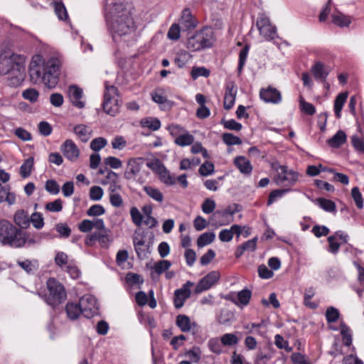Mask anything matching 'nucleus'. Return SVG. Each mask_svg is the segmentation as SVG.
<instances>
[{
  "label": "nucleus",
  "instance_id": "52",
  "mask_svg": "<svg viewBox=\"0 0 364 364\" xmlns=\"http://www.w3.org/2000/svg\"><path fill=\"white\" fill-rule=\"evenodd\" d=\"M107 141L103 137H97L94 139L90 143V149L95 151H99L106 146Z\"/></svg>",
  "mask_w": 364,
  "mask_h": 364
},
{
  "label": "nucleus",
  "instance_id": "44",
  "mask_svg": "<svg viewBox=\"0 0 364 364\" xmlns=\"http://www.w3.org/2000/svg\"><path fill=\"white\" fill-rule=\"evenodd\" d=\"M240 339L235 333H225L220 338V342L225 346H232L238 343Z\"/></svg>",
  "mask_w": 364,
  "mask_h": 364
},
{
  "label": "nucleus",
  "instance_id": "35",
  "mask_svg": "<svg viewBox=\"0 0 364 364\" xmlns=\"http://www.w3.org/2000/svg\"><path fill=\"white\" fill-rule=\"evenodd\" d=\"M348 97L347 92H341L336 97L334 101V112L337 118L341 117V110Z\"/></svg>",
  "mask_w": 364,
  "mask_h": 364
},
{
  "label": "nucleus",
  "instance_id": "34",
  "mask_svg": "<svg viewBox=\"0 0 364 364\" xmlns=\"http://www.w3.org/2000/svg\"><path fill=\"white\" fill-rule=\"evenodd\" d=\"M346 141V134L342 131H338L331 139L328 140V144L333 148H338Z\"/></svg>",
  "mask_w": 364,
  "mask_h": 364
},
{
  "label": "nucleus",
  "instance_id": "59",
  "mask_svg": "<svg viewBox=\"0 0 364 364\" xmlns=\"http://www.w3.org/2000/svg\"><path fill=\"white\" fill-rule=\"evenodd\" d=\"M315 291L312 287H310L306 289L304 293V304L306 306L310 307L311 309H316L317 307V304L314 302H311L310 300L314 296Z\"/></svg>",
  "mask_w": 364,
  "mask_h": 364
},
{
  "label": "nucleus",
  "instance_id": "11",
  "mask_svg": "<svg viewBox=\"0 0 364 364\" xmlns=\"http://www.w3.org/2000/svg\"><path fill=\"white\" fill-rule=\"evenodd\" d=\"M193 285V282L188 281L180 289L175 290L173 302L176 309H181L184 305L186 300L191 296V289Z\"/></svg>",
  "mask_w": 364,
  "mask_h": 364
},
{
  "label": "nucleus",
  "instance_id": "9",
  "mask_svg": "<svg viewBox=\"0 0 364 364\" xmlns=\"http://www.w3.org/2000/svg\"><path fill=\"white\" fill-rule=\"evenodd\" d=\"M280 172L275 177V182L278 186H291L299 180V173L289 169L286 166H279Z\"/></svg>",
  "mask_w": 364,
  "mask_h": 364
},
{
  "label": "nucleus",
  "instance_id": "46",
  "mask_svg": "<svg viewBox=\"0 0 364 364\" xmlns=\"http://www.w3.org/2000/svg\"><path fill=\"white\" fill-rule=\"evenodd\" d=\"M191 59V55L187 52L183 51L179 53L175 58V63L180 68H183Z\"/></svg>",
  "mask_w": 364,
  "mask_h": 364
},
{
  "label": "nucleus",
  "instance_id": "45",
  "mask_svg": "<svg viewBox=\"0 0 364 364\" xmlns=\"http://www.w3.org/2000/svg\"><path fill=\"white\" fill-rule=\"evenodd\" d=\"M222 345L223 344L220 342V340H219V338H210L208 342V346L209 350L217 355H220L222 353Z\"/></svg>",
  "mask_w": 364,
  "mask_h": 364
},
{
  "label": "nucleus",
  "instance_id": "6",
  "mask_svg": "<svg viewBox=\"0 0 364 364\" xmlns=\"http://www.w3.org/2000/svg\"><path fill=\"white\" fill-rule=\"evenodd\" d=\"M46 287L48 294L46 295L45 301L48 305L54 308L65 301L67 294L65 287L56 279L49 278L46 282Z\"/></svg>",
  "mask_w": 364,
  "mask_h": 364
},
{
  "label": "nucleus",
  "instance_id": "7",
  "mask_svg": "<svg viewBox=\"0 0 364 364\" xmlns=\"http://www.w3.org/2000/svg\"><path fill=\"white\" fill-rule=\"evenodd\" d=\"M119 107L117 88L113 85L109 86L106 82L104 102L102 103L103 110L107 114L115 116L119 112Z\"/></svg>",
  "mask_w": 364,
  "mask_h": 364
},
{
  "label": "nucleus",
  "instance_id": "40",
  "mask_svg": "<svg viewBox=\"0 0 364 364\" xmlns=\"http://www.w3.org/2000/svg\"><path fill=\"white\" fill-rule=\"evenodd\" d=\"M215 238V235L213 232H204L199 236L197 240V245L199 247H205L212 243Z\"/></svg>",
  "mask_w": 364,
  "mask_h": 364
},
{
  "label": "nucleus",
  "instance_id": "41",
  "mask_svg": "<svg viewBox=\"0 0 364 364\" xmlns=\"http://www.w3.org/2000/svg\"><path fill=\"white\" fill-rule=\"evenodd\" d=\"M141 125L153 131H156L161 127V122L157 118L147 117L141 119Z\"/></svg>",
  "mask_w": 364,
  "mask_h": 364
},
{
  "label": "nucleus",
  "instance_id": "19",
  "mask_svg": "<svg viewBox=\"0 0 364 364\" xmlns=\"http://www.w3.org/2000/svg\"><path fill=\"white\" fill-rule=\"evenodd\" d=\"M237 92V87L233 82L230 81L225 84L223 103V106L225 109L229 110L233 107L235 102Z\"/></svg>",
  "mask_w": 364,
  "mask_h": 364
},
{
  "label": "nucleus",
  "instance_id": "24",
  "mask_svg": "<svg viewBox=\"0 0 364 364\" xmlns=\"http://www.w3.org/2000/svg\"><path fill=\"white\" fill-rule=\"evenodd\" d=\"M179 23L183 30L193 29L196 26V21L189 9H184L182 11Z\"/></svg>",
  "mask_w": 364,
  "mask_h": 364
},
{
  "label": "nucleus",
  "instance_id": "60",
  "mask_svg": "<svg viewBox=\"0 0 364 364\" xmlns=\"http://www.w3.org/2000/svg\"><path fill=\"white\" fill-rule=\"evenodd\" d=\"M248 52H249V46H245L240 51V53H239V63H238V66H237L238 73H241L242 69H243V67H244V65H245V64L246 63V60H247V58Z\"/></svg>",
  "mask_w": 364,
  "mask_h": 364
},
{
  "label": "nucleus",
  "instance_id": "32",
  "mask_svg": "<svg viewBox=\"0 0 364 364\" xmlns=\"http://www.w3.org/2000/svg\"><path fill=\"white\" fill-rule=\"evenodd\" d=\"M17 264L29 274H34L38 270L39 264L37 259L18 260Z\"/></svg>",
  "mask_w": 364,
  "mask_h": 364
},
{
  "label": "nucleus",
  "instance_id": "13",
  "mask_svg": "<svg viewBox=\"0 0 364 364\" xmlns=\"http://www.w3.org/2000/svg\"><path fill=\"white\" fill-rule=\"evenodd\" d=\"M220 274L218 271H212L203 277L198 282L196 289V294H200L203 291L210 289L220 279Z\"/></svg>",
  "mask_w": 364,
  "mask_h": 364
},
{
  "label": "nucleus",
  "instance_id": "22",
  "mask_svg": "<svg viewBox=\"0 0 364 364\" xmlns=\"http://www.w3.org/2000/svg\"><path fill=\"white\" fill-rule=\"evenodd\" d=\"M133 244L139 259H144L148 257V255L150 253L149 247L147 244H146L144 238L134 237Z\"/></svg>",
  "mask_w": 364,
  "mask_h": 364
},
{
  "label": "nucleus",
  "instance_id": "62",
  "mask_svg": "<svg viewBox=\"0 0 364 364\" xmlns=\"http://www.w3.org/2000/svg\"><path fill=\"white\" fill-rule=\"evenodd\" d=\"M68 255L63 252H57L55 257V262L56 265L60 267L62 269L68 265Z\"/></svg>",
  "mask_w": 364,
  "mask_h": 364
},
{
  "label": "nucleus",
  "instance_id": "16",
  "mask_svg": "<svg viewBox=\"0 0 364 364\" xmlns=\"http://www.w3.org/2000/svg\"><path fill=\"white\" fill-rule=\"evenodd\" d=\"M146 165L150 168H154V166H156V171L159 175L160 180L166 185L171 186L176 183V178L172 176L168 169L159 161H156L155 164L148 163Z\"/></svg>",
  "mask_w": 364,
  "mask_h": 364
},
{
  "label": "nucleus",
  "instance_id": "25",
  "mask_svg": "<svg viewBox=\"0 0 364 364\" xmlns=\"http://www.w3.org/2000/svg\"><path fill=\"white\" fill-rule=\"evenodd\" d=\"M73 132L77 137L82 142H87L92 136V129L84 124H77L73 128Z\"/></svg>",
  "mask_w": 364,
  "mask_h": 364
},
{
  "label": "nucleus",
  "instance_id": "42",
  "mask_svg": "<svg viewBox=\"0 0 364 364\" xmlns=\"http://www.w3.org/2000/svg\"><path fill=\"white\" fill-rule=\"evenodd\" d=\"M316 203L321 208L326 212L332 213L336 211V204L331 200L319 198L316 199Z\"/></svg>",
  "mask_w": 364,
  "mask_h": 364
},
{
  "label": "nucleus",
  "instance_id": "23",
  "mask_svg": "<svg viewBox=\"0 0 364 364\" xmlns=\"http://www.w3.org/2000/svg\"><path fill=\"white\" fill-rule=\"evenodd\" d=\"M18 66H20V70L9 73L8 77V85L11 87H18L23 82L26 77V68H22V65L18 63Z\"/></svg>",
  "mask_w": 364,
  "mask_h": 364
},
{
  "label": "nucleus",
  "instance_id": "51",
  "mask_svg": "<svg viewBox=\"0 0 364 364\" xmlns=\"http://www.w3.org/2000/svg\"><path fill=\"white\" fill-rule=\"evenodd\" d=\"M352 198L358 209L363 208V198L358 187H354L351 190Z\"/></svg>",
  "mask_w": 364,
  "mask_h": 364
},
{
  "label": "nucleus",
  "instance_id": "31",
  "mask_svg": "<svg viewBox=\"0 0 364 364\" xmlns=\"http://www.w3.org/2000/svg\"><path fill=\"white\" fill-rule=\"evenodd\" d=\"M15 223L21 228H27L30 225L29 216L23 210H18L14 214Z\"/></svg>",
  "mask_w": 364,
  "mask_h": 364
},
{
  "label": "nucleus",
  "instance_id": "47",
  "mask_svg": "<svg viewBox=\"0 0 364 364\" xmlns=\"http://www.w3.org/2000/svg\"><path fill=\"white\" fill-rule=\"evenodd\" d=\"M223 142L228 145H240L242 144V140L231 133H224L222 136Z\"/></svg>",
  "mask_w": 364,
  "mask_h": 364
},
{
  "label": "nucleus",
  "instance_id": "18",
  "mask_svg": "<svg viewBox=\"0 0 364 364\" xmlns=\"http://www.w3.org/2000/svg\"><path fill=\"white\" fill-rule=\"evenodd\" d=\"M68 95L70 102L77 108L82 109L85 102L82 100L83 91L76 85H70L68 90Z\"/></svg>",
  "mask_w": 364,
  "mask_h": 364
},
{
  "label": "nucleus",
  "instance_id": "56",
  "mask_svg": "<svg viewBox=\"0 0 364 364\" xmlns=\"http://www.w3.org/2000/svg\"><path fill=\"white\" fill-rule=\"evenodd\" d=\"M289 189H277L272 191L269 195L267 201V205H271L277 198H282L284 193H287Z\"/></svg>",
  "mask_w": 364,
  "mask_h": 364
},
{
  "label": "nucleus",
  "instance_id": "26",
  "mask_svg": "<svg viewBox=\"0 0 364 364\" xmlns=\"http://www.w3.org/2000/svg\"><path fill=\"white\" fill-rule=\"evenodd\" d=\"M16 201V194L11 192L10 186H3L0 183V203L6 202L9 205H13Z\"/></svg>",
  "mask_w": 364,
  "mask_h": 364
},
{
  "label": "nucleus",
  "instance_id": "36",
  "mask_svg": "<svg viewBox=\"0 0 364 364\" xmlns=\"http://www.w3.org/2000/svg\"><path fill=\"white\" fill-rule=\"evenodd\" d=\"M33 164L34 161L32 157H29L23 161L20 167L19 171V173L22 178H26L31 176L33 167Z\"/></svg>",
  "mask_w": 364,
  "mask_h": 364
},
{
  "label": "nucleus",
  "instance_id": "17",
  "mask_svg": "<svg viewBox=\"0 0 364 364\" xmlns=\"http://www.w3.org/2000/svg\"><path fill=\"white\" fill-rule=\"evenodd\" d=\"M60 150L64 156L71 161H75L80 155V150L72 139L65 140L61 145Z\"/></svg>",
  "mask_w": 364,
  "mask_h": 364
},
{
  "label": "nucleus",
  "instance_id": "1",
  "mask_svg": "<svg viewBox=\"0 0 364 364\" xmlns=\"http://www.w3.org/2000/svg\"><path fill=\"white\" fill-rule=\"evenodd\" d=\"M107 21L114 38L130 36L135 32L136 25L129 4L121 0L107 6Z\"/></svg>",
  "mask_w": 364,
  "mask_h": 364
},
{
  "label": "nucleus",
  "instance_id": "48",
  "mask_svg": "<svg viewBox=\"0 0 364 364\" xmlns=\"http://www.w3.org/2000/svg\"><path fill=\"white\" fill-rule=\"evenodd\" d=\"M30 223L36 229H41L44 225V220L41 213L35 212L29 217Z\"/></svg>",
  "mask_w": 364,
  "mask_h": 364
},
{
  "label": "nucleus",
  "instance_id": "21",
  "mask_svg": "<svg viewBox=\"0 0 364 364\" xmlns=\"http://www.w3.org/2000/svg\"><path fill=\"white\" fill-rule=\"evenodd\" d=\"M234 165L240 171V172L244 176H250L253 166L251 164L250 160L243 156H236L233 160Z\"/></svg>",
  "mask_w": 364,
  "mask_h": 364
},
{
  "label": "nucleus",
  "instance_id": "3",
  "mask_svg": "<svg viewBox=\"0 0 364 364\" xmlns=\"http://www.w3.org/2000/svg\"><path fill=\"white\" fill-rule=\"evenodd\" d=\"M214 41L213 30L210 28L204 27L188 38L187 48L192 51H199L211 48Z\"/></svg>",
  "mask_w": 364,
  "mask_h": 364
},
{
  "label": "nucleus",
  "instance_id": "57",
  "mask_svg": "<svg viewBox=\"0 0 364 364\" xmlns=\"http://www.w3.org/2000/svg\"><path fill=\"white\" fill-rule=\"evenodd\" d=\"M340 314L337 309L331 306L326 311V318L328 323H334L339 318Z\"/></svg>",
  "mask_w": 364,
  "mask_h": 364
},
{
  "label": "nucleus",
  "instance_id": "37",
  "mask_svg": "<svg viewBox=\"0 0 364 364\" xmlns=\"http://www.w3.org/2000/svg\"><path fill=\"white\" fill-rule=\"evenodd\" d=\"M143 190L150 198L156 202L162 203L164 201V195L158 188L146 186L143 188Z\"/></svg>",
  "mask_w": 364,
  "mask_h": 364
},
{
  "label": "nucleus",
  "instance_id": "64",
  "mask_svg": "<svg viewBox=\"0 0 364 364\" xmlns=\"http://www.w3.org/2000/svg\"><path fill=\"white\" fill-rule=\"evenodd\" d=\"M291 360L294 364H311L306 356L300 353H293L291 355Z\"/></svg>",
  "mask_w": 364,
  "mask_h": 364
},
{
  "label": "nucleus",
  "instance_id": "28",
  "mask_svg": "<svg viewBox=\"0 0 364 364\" xmlns=\"http://www.w3.org/2000/svg\"><path fill=\"white\" fill-rule=\"evenodd\" d=\"M176 324L184 333L190 331L192 326H196L195 323L191 322V319L188 316L183 314L176 316Z\"/></svg>",
  "mask_w": 364,
  "mask_h": 364
},
{
  "label": "nucleus",
  "instance_id": "50",
  "mask_svg": "<svg viewBox=\"0 0 364 364\" xmlns=\"http://www.w3.org/2000/svg\"><path fill=\"white\" fill-rule=\"evenodd\" d=\"M22 96L24 99L30 101L31 103L37 102L39 96V92L34 88H28L25 90Z\"/></svg>",
  "mask_w": 364,
  "mask_h": 364
},
{
  "label": "nucleus",
  "instance_id": "39",
  "mask_svg": "<svg viewBox=\"0 0 364 364\" xmlns=\"http://www.w3.org/2000/svg\"><path fill=\"white\" fill-rule=\"evenodd\" d=\"M332 22L340 27H343L348 26L351 23V20L349 16L338 13L332 15Z\"/></svg>",
  "mask_w": 364,
  "mask_h": 364
},
{
  "label": "nucleus",
  "instance_id": "53",
  "mask_svg": "<svg viewBox=\"0 0 364 364\" xmlns=\"http://www.w3.org/2000/svg\"><path fill=\"white\" fill-rule=\"evenodd\" d=\"M181 36V27L179 24L173 23L171 26L168 33L167 37L170 40L177 41L180 38Z\"/></svg>",
  "mask_w": 364,
  "mask_h": 364
},
{
  "label": "nucleus",
  "instance_id": "15",
  "mask_svg": "<svg viewBox=\"0 0 364 364\" xmlns=\"http://www.w3.org/2000/svg\"><path fill=\"white\" fill-rule=\"evenodd\" d=\"M259 97L264 102L271 104H279L282 100L281 92L271 86L262 88L259 91Z\"/></svg>",
  "mask_w": 364,
  "mask_h": 364
},
{
  "label": "nucleus",
  "instance_id": "8",
  "mask_svg": "<svg viewBox=\"0 0 364 364\" xmlns=\"http://www.w3.org/2000/svg\"><path fill=\"white\" fill-rule=\"evenodd\" d=\"M256 26L259 30V34L268 41L274 39L277 37V28L272 25L268 17L264 15H260L257 21Z\"/></svg>",
  "mask_w": 364,
  "mask_h": 364
},
{
  "label": "nucleus",
  "instance_id": "33",
  "mask_svg": "<svg viewBox=\"0 0 364 364\" xmlns=\"http://www.w3.org/2000/svg\"><path fill=\"white\" fill-rule=\"evenodd\" d=\"M171 266V262L168 260H160L154 263L153 266L150 267V269L153 270L151 272V277H154V274L160 275L166 270H168Z\"/></svg>",
  "mask_w": 364,
  "mask_h": 364
},
{
  "label": "nucleus",
  "instance_id": "49",
  "mask_svg": "<svg viewBox=\"0 0 364 364\" xmlns=\"http://www.w3.org/2000/svg\"><path fill=\"white\" fill-rule=\"evenodd\" d=\"M18 237H21V244L17 247V248L22 247L26 245H33L36 243V240L31 237L28 232H23L22 230L20 231V233H18Z\"/></svg>",
  "mask_w": 364,
  "mask_h": 364
},
{
  "label": "nucleus",
  "instance_id": "30",
  "mask_svg": "<svg viewBox=\"0 0 364 364\" xmlns=\"http://www.w3.org/2000/svg\"><path fill=\"white\" fill-rule=\"evenodd\" d=\"M151 95L153 101L160 105L162 109L168 110L172 107L173 103L159 91L152 92Z\"/></svg>",
  "mask_w": 364,
  "mask_h": 364
},
{
  "label": "nucleus",
  "instance_id": "54",
  "mask_svg": "<svg viewBox=\"0 0 364 364\" xmlns=\"http://www.w3.org/2000/svg\"><path fill=\"white\" fill-rule=\"evenodd\" d=\"M45 208L53 213L60 212L63 209V201L61 199L58 198L53 202L46 203Z\"/></svg>",
  "mask_w": 364,
  "mask_h": 364
},
{
  "label": "nucleus",
  "instance_id": "2",
  "mask_svg": "<svg viewBox=\"0 0 364 364\" xmlns=\"http://www.w3.org/2000/svg\"><path fill=\"white\" fill-rule=\"evenodd\" d=\"M61 62L52 57L47 61L41 55L33 56L30 63L29 75L35 83L43 82L49 88L55 87L58 82Z\"/></svg>",
  "mask_w": 364,
  "mask_h": 364
},
{
  "label": "nucleus",
  "instance_id": "27",
  "mask_svg": "<svg viewBox=\"0 0 364 364\" xmlns=\"http://www.w3.org/2000/svg\"><path fill=\"white\" fill-rule=\"evenodd\" d=\"M65 311L70 320H76L82 315V309L80 302L78 304L69 302L65 306Z\"/></svg>",
  "mask_w": 364,
  "mask_h": 364
},
{
  "label": "nucleus",
  "instance_id": "38",
  "mask_svg": "<svg viewBox=\"0 0 364 364\" xmlns=\"http://www.w3.org/2000/svg\"><path fill=\"white\" fill-rule=\"evenodd\" d=\"M194 141V136L188 132L181 134L174 139L175 144L180 146L191 145Z\"/></svg>",
  "mask_w": 364,
  "mask_h": 364
},
{
  "label": "nucleus",
  "instance_id": "20",
  "mask_svg": "<svg viewBox=\"0 0 364 364\" xmlns=\"http://www.w3.org/2000/svg\"><path fill=\"white\" fill-rule=\"evenodd\" d=\"M252 292L250 290L245 289L239 291L237 295L233 294L227 296L226 299L233 302L238 306H247L251 299Z\"/></svg>",
  "mask_w": 364,
  "mask_h": 364
},
{
  "label": "nucleus",
  "instance_id": "55",
  "mask_svg": "<svg viewBox=\"0 0 364 364\" xmlns=\"http://www.w3.org/2000/svg\"><path fill=\"white\" fill-rule=\"evenodd\" d=\"M215 166L210 161H205L199 168V173L201 176H207L214 173Z\"/></svg>",
  "mask_w": 364,
  "mask_h": 364
},
{
  "label": "nucleus",
  "instance_id": "12",
  "mask_svg": "<svg viewBox=\"0 0 364 364\" xmlns=\"http://www.w3.org/2000/svg\"><path fill=\"white\" fill-rule=\"evenodd\" d=\"M82 315L85 318H92L97 314L98 306L96 299L92 295H85L80 299Z\"/></svg>",
  "mask_w": 364,
  "mask_h": 364
},
{
  "label": "nucleus",
  "instance_id": "43",
  "mask_svg": "<svg viewBox=\"0 0 364 364\" xmlns=\"http://www.w3.org/2000/svg\"><path fill=\"white\" fill-rule=\"evenodd\" d=\"M55 13L60 20L64 21L68 18V13L65 5L60 1H53Z\"/></svg>",
  "mask_w": 364,
  "mask_h": 364
},
{
  "label": "nucleus",
  "instance_id": "29",
  "mask_svg": "<svg viewBox=\"0 0 364 364\" xmlns=\"http://www.w3.org/2000/svg\"><path fill=\"white\" fill-rule=\"evenodd\" d=\"M311 73L316 80H320L321 82L326 80L328 74V72L326 70L323 63L321 62H316L314 64L311 68Z\"/></svg>",
  "mask_w": 364,
  "mask_h": 364
},
{
  "label": "nucleus",
  "instance_id": "58",
  "mask_svg": "<svg viewBox=\"0 0 364 364\" xmlns=\"http://www.w3.org/2000/svg\"><path fill=\"white\" fill-rule=\"evenodd\" d=\"M105 213V209L100 204L93 205L87 210V215L90 217L100 216Z\"/></svg>",
  "mask_w": 364,
  "mask_h": 364
},
{
  "label": "nucleus",
  "instance_id": "5",
  "mask_svg": "<svg viewBox=\"0 0 364 364\" xmlns=\"http://www.w3.org/2000/svg\"><path fill=\"white\" fill-rule=\"evenodd\" d=\"M21 230L6 220H0V243L2 245L17 248L21 244L18 233Z\"/></svg>",
  "mask_w": 364,
  "mask_h": 364
},
{
  "label": "nucleus",
  "instance_id": "61",
  "mask_svg": "<svg viewBox=\"0 0 364 364\" xmlns=\"http://www.w3.org/2000/svg\"><path fill=\"white\" fill-rule=\"evenodd\" d=\"M104 192L101 187L94 186L90 189V198L94 201L100 200L103 196Z\"/></svg>",
  "mask_w": 364,
  "mask_h": 364
},
{
  "label": "nucleus",
  "instance_id": "63",
  "mask_svg": "<svg viewBox=\"0 0 364 364\" xmlns=\"http://www.w3.org/2000/svg\"><path fill=\"white\" fill-rule=\"evenodd\" d=\"M45 188L48 193L53 195H57L60 192L59 185L53 179L46 181Z\"/></svg>",
  "mask_w": 364,
  "mask_h": 364
},
{
  "label": "nucleus",
  "instance_id": "10",
  "mask_svg": "<svg viewBox=\"0 0 364 364\" xmlns=\"http://www.w3.org/2000/svg\"><path fill=\"white\" fill-rule=\"evenodd\" d=\"M98 242L101 247H107L112 242L110 230L109 229L103 231H95L90 235L87 236L85 245L87 246H93Z\"/></svg>",
  "mask_w": 364,
  "mask_h": 364
},
{
  "label": "nucleus",
  "instance_id": "14",
  "mask_svg": "<svg viewBox=\"0 0 364 364\" xmlns=\"http://www.w3.org/2000/svg\"><path fill=\"white\" fill-rule=\"evenodd\" d=\"M144 159L141 157L131 158L128 159L124 171V178L127 180H133L139 173Z\"/></svg>",
  "mask_w": 364,
  "mask_h": 364
},
{
  "label": "nucleus",
  "instance_id": "4",
  "mask_svg": "<svg viewBox=\"0 0 364 364\" xmlns=\"http://www.w3.org/2000/svg\"><path fill=\"white\" fill-rule=\"evenodd\" d=\"M26 58L23 55L16 54L10 50H4L0 55V73L1 75H7L11 73L20 70V66L17 63L22 65V68H26Z\"/></svg>",
  "mask_w": 364,
  "mask_h": 364
}]
</instances>
